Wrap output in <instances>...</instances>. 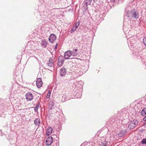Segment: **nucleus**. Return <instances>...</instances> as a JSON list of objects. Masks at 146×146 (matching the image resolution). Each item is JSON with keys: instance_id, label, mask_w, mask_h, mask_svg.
<instances>
[{"instance_id": "obj_28", "label": "nucleus", "mask_w": 146, "mask_h": 146, "mask_svg": "<svg viewBox=\"0 0 146 146\" xmlns=\"http://www.w3.org/2000/svg\"><path fill=\"white\" fill-rule=\"evenodd\" d=\"M132 38V37H131V38L129 37L128 38L129 40L130 41H131L132 40L131 38Z\"/></svg>"}, {"instance_id": "obj_23", "label": "nucleus", "mask_w": 146, "mask_h": 146, "mask_svg": "<svg viewBox=\"0 0 146 146\" xmlns=\"http://www.w3.org/2000/svg\"><path fill=\"white\" fill-rule=\"evenodd\" d=\"M108 2H110L111 3H114L115 1V0H108Z\"/></svg>"}, {"instance_id": "obj_8", "label": "nucleus", "mask_w": 146, "mask_h": 146, "mask_svg": "<svg viewBox=\"0 0 146 146\" xmlns=\"http://www.w3.org/2000/svg\"><path fill=\"white\" fill-rule=\"evenodd\" d=\"M36 85L38 88H40L42 84V82L40 78H38L36 81Z\"/></svg>"}, {"instance_id": "obj_29", "label": "nucleus", "mask_w": 146, "mask_h": 146, "mask_svg": "<svg viewBox=\"0 0 146 146\" xmlns=\"http://www.w3.org/2000/svg\"><path fill=\"white\" fill-rule=\"evenodd\" d=\"M51 91H50V90H49L48 91V93H49V94H50V93H51Z\"/></svg>"}, {"instance_id": "obj_5", "label": "nucleus", "mask_w": 146, "mask_h": 146, "mask_svg": "<svg viewBox=\"0 0 146 146\" xmlns=\"http://www.w3.org/2000/svg\"><path fill=\"white\" fill-rule=\"evenodd\" d=\"M72 51L70 50H68L65 52L64 54V57L65 59H68L72 56Z\"/></svg>"}, {"instance_id": "obj_31", "label": "nucleus", "mask_w": 146, "mask_h": 146, "mask_svg": "<svg viewBox=\"0 0 146 146\" xmlns=\"http://www.w3.org/2000/svg\"><path fill=\"white\" fill-rule=\"evenodd\" d=\"M94 0V1H95V0Z\"/></svg>"}, {"instance_id": "obj_24", "label": "nucleus", "mask_w": 146, "mask_h": 146, "mask_svg": "<svg viewBox=\"0 0 146 146\" xmlns=\"http://www.w3.org/2000/svg\"><path fill=\"white\" fill-rule=\"evenodd\" d=\"M58 43H57L55 45V46H54V49L55 50H56V49H57V46H58Z\"/></svg>"}, {"instance_id": "obj_22", "label": "nucleus", "mask_w": 146, "mask_h": 146, "mask_svg": "<svg viewBox=\"0 0 146 146\" xmlns=\"http://www.w3.org/2000/svg\"><path fill=\"white\" fill-rule=\"evenodd\" d=\"M141 142L143 144H146V138L143 139V140Z\"/></svg>"}, {"instance_id": "obj_19", "label": "nucleus", "mask_w": 146, "mask_h": 146, "mask_svg": "<svg viewBox=\"0 0 146 146\" xmlns=\"http://www.w3.org/2000/svg\"><path fill=\"white\" fill-rule=\"evenodd\" d=\"M54 103L52 101H50L49 104V108L50 109H52V107L53 106Z\"/></svg>"}, {"instance_id": "obj_11", "label": "nucleus", "mask_w": 146, "mask_h": 146, "mask_svg": "<svg viewBox=\"0 0 146 146\" xmlns=\"http://www.w3.org/2000/svg\"><path fill=\"white\" fill-rule=\"evenodd\" d=\"M79 25V22L75 24L73 26L70 31L71 33H72L75 31L76 29L78 28V26Z\"/></svg>"}, {"instance_id": "obj_12", "label": "nucleus", "mask_w": 146, "mask_h": 146, "mask_svg": "<svg viewBox=\"0 0 146 146\" xmlns=\"http://www.w3.org/2000/svg\"><path fill=\"white\" fill-rule=\"evenodd\" d=\"M66 70L64 68H62L60 70V75L61 76H64L66 73Z\"/></svg>"}, {"instance_id": "obj_20", "label": "nucleus", "mask_w": 146, "mask_h": 146, "mask_svg": "<svg viewBox=\"0 0 146 146\" xmlns=\"http://www.w3.org/2000/svg\"><path fill=\"white\" fill-rule=\"evenodd\" d=\"M39 107V104L36 105L34 111L35 112H37L38 108Z\"/></svg>"}, {"instance_id": "obj_30", "label": "nucleus", "mask_w": 146, "mask_h": 146, "mask_svg": "<svg viewBox=\"0 0 146 146\" xmlns=\"http://www.w3.org/2000/svg\"><path fill=\"white\" fill-rule=\"evenodd\" d=\"M130 16H130V15H128V17H130Z\"/></svg>"}, {"instance_id": "obj_21", "label": "nucleus", "mask_w": 146, "mask_h": 146, "mask_svg": "<svg viewBox=\"0 0 146 146\" xmlns=\"http://www.w3.org/2000/svg\"><path fill=\"white\" fill-rule=\"evenodd\" d=\"M143 42L144 45L146 46V37L143 38Z\"/></svg>"}, {"instance_id": "obj_26", "label": "nucleus", "mask_w": 146, "mask_h": 146, "mask_svg": "<svg viewBox=\"0 0 146 146\" xmlns=\"http://www.w3.org/2000/svg\"><path fill=\"white\" fill-rule=\"evenodd\" d=\"M94 143H89V146H95V145H94Z\"/></svg>"}, {"instance_id": "obj_16", "label": "nucleus", "mask_w": 146, "mask_h": 146, "mask_svg": "<svg viewBox=\"0 0 146 146\" xmlns=\"http://www.w3.org/2000/svg\"><path fill=\"white\" fill-rule=\"evenodd\" d=\"M141 114L143 116L146 114V108H144L141 112Z\"/></svg>"}, {"instance_id": "obj_13", "label": "nucleus", "mask_w": 146, "mask_h": 146, "mask_svg": "<svg viewBox=\"0 0 146 146\" xmlns=\"http://www.w3.org/2000/svg\"><path fill=\"white\" fill-rule=\"evenodd\" d=\"M40 123V120L39 118H36L34 121V123L36 126H39Z\"/></svg>"}, {"instance_id": "obj_6", "label": "nucleus", "mask_w": 146, "mask_h": 146, "mask_svg": "<svg viewBox=\"0 0 146 146\" xmlns=\"http://www.w3.org/2000/svg\"><path fill=\"white\" fill-rule=\"evenodd\" d=\"M56 39V36L53 34H51L48 40L50 42L52 43Z\"/></svg>"}, {"instance_id": "obj_25", "label": "nucleus", "mask_w": 146, "mask_h": 146, "mask_svg": "<svg viewBox=\"0 0 146 146\" xmlns=\"http://www.w3.org/2000/svg\"><path fill=\"white\" fill-rule=\"evenodd\" d=\"M50 94H49L48 93H47V96H46V98H49L50 96Z\"/></svg>"}, {"instance_id": "obj_7", "label": "nucleus", "mask_w": 146, "mask_h": 146, "mask_svg": "<svg viewBox=\"0 0 146 146\" xmlns=\"http://www.w3.org/2000/svg\"><path fill=\"white\" fill-rule=\"evenodd\" d=\"M53 141V138L52 137H49L46 139V145H49L52 143Z\"/></svg>"}, {"instance_id": "obj_10", "label": "nucleus", "mask_w": 146, "mask_h": 146, "mask_svg": "<svg viewBox=\"0 0 146 146\" xmlns=\"http://www.w3.org/2000/svg\"><path fill=\"white\" fill-rule=\"evenodd\" d=\"M52 128L51 127H49L47 129L46 135L47 136L50 135L52 133Z\"/></svg>"}, {"instance_id": "obj_15", "label": "nucleus", "mask_w": 146, "mask_h": 146, "mask_svg": "<svg viewBox=\"0 0 146 146\" xmlns=\"http://www.w3.org/2000/svg\"><path fill=\"white\" fill-rule=\"evenodd\" d=\"M41 44L42 46L44 47H46V46L47 43L46 41L45 40H42L41 42Z\"/></svg>"}, {"instance_id": "obj_3", "label": "nucleus", "mask_w": 146, "mask_h": 146, "mask_svg": "<svg viewBox=\"0 0 146 146\" xmlns=\"http://www.w3.org/2000/svg\"><path fill=\"white\" fill-rule=\"evenodd\" d=\"M64 57L62 56H60L58 57V65L60 67L63 64L65 60Z\"/></svg>"}, {"instance_id": "obj_27", "label": "nucleus", "mask_w": 146, "mask_h": 146, "mask_svg": "<svg viewBox=\"0 0 146 146\" xmlns=\"http://www.w3.org/2000/svg\"><path fill=\"white\" fill-rule=\"evenodd\" d=\"M143 120L144 121H146V115L143 118Z\"/></svg>"}, {"instance_id": "obj_2", "label": "nucleus", "mask_w": 146, "mask_h": 146, "mask_svg": "<svg viewBox=\"0 0 146 146\" xmlns=\"http://www.w3.org/2000/svg\"><path fill=\"white\" fill-rule=\"evenodd\" d=\"M138 121L136 120H133L131 121L129 123L128 127L130 129L133 128L137 125Z\"/></svg>"}, {"instance_id": "obj_17", "label": "nucleus", "mask_w": 146, "mask_h": 146, "mask_svg": "<svg viewBox=\"0 0 146 146\" xmlns=\"http://www.w3.org/2000/svg\"><path fill=\"white\" fill-rule=\"evenodd\" d=\"M107 145V142L105 141H104L103 142H102L100 144V146H106Z\"/></svg>"}, {"instance_id": "obj_9", "label": "nucleus", "mask_w": 146, "mask_h": 146, "mask_svg": "<svg viewBox=\"0 0 146 146\" xmlns=\"http://www.w3.org/2000/svg\"><path fill=\"white\" fill-rule=\"evenodd\" d=\"M53 64L54 61L53 59L52 58H50L49 59L48 62L47 63V66L49 68L50 67H52L53 66Z\"/></svg>"}, {"instance_id": "obj_1", "label": "nucleus", "mask_w": 146, "mask_h": 146, "mask_svg": "<svg viewBox=\"0 0 146 146\" xmlns=\"http://www.w3.org/2000/svg\"><path fill=\"white\" fill-rule=\"evenodd\" d=\"M131 16L133 18L137 19L139 18V13L137 10L135 9L132 10L130 12Z\"/></svg>"}, {"instance_id": "obj_18", "label": "nucleus", "mask_w": 146, "mask_h": 146, "mask_svg": "<svg viewBox=\"0 0 146 146\" xmlns=\"http://www.w3.org/2000/svg\"><path fill=\"white\" fill-rule=\"evenodd\" d=\"M92 1V0H85L84 2L86 5L88 6V5L91 4Z\"/></svg>"}, {"instance_id": "obj_14", "label": "nucleus", "mask_w": 146, "mask_h": 146, "mask_svg": "<svg viewBox=\"0 0 146 146\" xmlns=\"http://www.w3.org/2000/svg\"><path fill=\"white\" fill-rule=\"evenodd\" d=\"M78 50L77 49H73L72 52V56H76L78 54Z\"/></svg>"}, {"instance_id": "obj_4", "label": "nucleus", "mask_w": 146, "mask_h": 146, "mask_svg": "<svg viewBox=\"0 0 146 146\" xmlns=\"http://www.w3.org/2000/svg\"><path fill=\"white\" fill-rule=\"evenodd\" d=\"M25 97L26 99L28 101H31L33 100V94L29 92H28L26 94Z\"/></svg>"}]
</instances>
